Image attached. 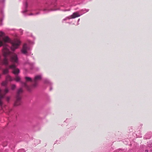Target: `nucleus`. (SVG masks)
I'll use <instances>...</instances> for the list:
<instances>
[{"mask_svg":"<svg viewBox=\"0 0 152 152\" xmlns=\"http://www.w3.org/2000/svg\"><path fill=\"white\" fill-rule=\"evenodd\" d=\"M52 88L51 87L50 88V91L51 90H52Z\"/></svg>","mask_w":152,"mask_h":152,"instance_id":"obj_23","label":"nucleus"},{"mask_svg":"<svg viewBox=\"0 0 152 152\" xmlns=\"http://www.w3.org/2000/svg\"><path fill=\"white\" fill-rule=\"evenodd\" d=\"M46 10V9H44V10H43V11H45V10Z\"/></svg>","mask_w":152,"mask_h":152,"instance_id":"obj_27","label":"nucleus"},{"mask_svg":"<svg viewBox=\"0 0 152 152\" xmlns=\"http://www.w3.org/2000/svg\"><path fill=\"white\" fill-rule=\"evenodd\" d=\"M16 88V85L15 84H12L11 86V89L12 90H14Z\"/></svg>","mask_w":152,"mask_h":152,"instance_id":"obj_15","label":"nucleus"},{"mask_svg":"<svg viewBox=\"0 0 152 152\" xmlns=\"http://www.w3.org/2000/svg\"><path fill=\"white\" fill-rule=\"evenodd\" d=\"M25 6H26V7L27 8V6H28V4H27V3L26 2Z\"/></svg>","mask_w":152,"mask_h":152,"instance_id":"obj_19","label":"nucleus"},{"mask_svg":"<svg viewBox=\"0 0 152 152\" xmlns=\"http://www.w3.org/2000/svg\"><path fill=\"white\" fill-rule=\"evenodd\" d=\"M41 76L40 75L35 76L34 80V84L32 85V86L34 88L36 87L38 85V81L41 80Z\"/></svg>","mask_w":152,"mask_h":152,"instance_id":"obj_5","label":"nucleus"},{"mask_svg":"<svg viewBox=\"0 0 152 152\" xmlns=\"http://www.w3.org/2000/svg\"><path fill=\"white\" fill-rule=\"evenodd\" d=\"M84 10H86V12H88V11H89V9H87V10H86V9H85Z\"/></svg>","mask_w":152,"mask_h":152,"instance_id":"obj_20","label":"nucleus"},{"mask_svg":"<svg viewBox=\"0 0 152 152\" xmlns=\"http://www.w3.org/2000/svg\"><path fill=\"white\" fill-rule=\"evenodd\" d=\"M20 151V150H19V152Z\"/></svg>","mask_w":152,"mask_h":152,"instance_id":"obj_29","label":"nucleus"},{"mask_svg":"<svg viewBox=\"0 0 152 152\" xmlns=\"http://www.w3.org/2000/svg\"><path fill=\"white\" fill-rule=\"evenodd\" d=\"M10 61L12 62L18 63V60L17 55L15 54L12 55L10 58Z\"/></svg>","mask_w":152,"mask_h":152,"instance_id":"obj_8","label":"nucleus"},{"mask_svg":"<svg viewBox=\"0 0 152 152\" xmlns=\"http://www.w3.org/2000/svg\"><path fill=\"white\" fill-rule=\"evenodd\" d=\"M69 23V24H70V23Z\"/></svg>","mask_w":152,"mask_h":152,"instance_id":"obj_30","label":"nucleus"},{"mask_svg":"<svg viewBox=\"0 0 152 152\" xmlns=\"http://www.w3.org/2000/svg\"><path fill=\"white\" fill-rule=\"evenodd\" d=\"M9 68L12 69V73L15 75H17L20 72L19 69L16 68V66L14 64L9 66Z\"/></svg>","mask_w":152,"mask_h":152,"instance_id":"obj_4","label":"nucleus"},{"mask_svg":"<svg viewBox=\"0 0 152 152\" xmlns=\"http://www.w3.org/2000/svg\"><path fill=\"white\" fill-rule=\"evenodd\" d=\"M39 14V13H36V14Z\"/></svg>","mask_w":152,"mask_h":152,"instance_id":"obj_28","label":"nucleus"},{"mask_svg":"<svg viewBox=\"0 0 152 152\" xmlns=\"http://www.w3.org/2000/svg\"><path fill=\"white\" fill-rule=\"evenodd\" d=\"M29 15H33V14L31 13V14H29Z\"/></svg>","mask_w":152,"mask_h":152,"instance_id":"obj_24","label":"nucleus"},{"mask_svg":"<svg viewBox=\"0 0 152 152\" xmlns=\"http://www.w3.org/2000/svg\"><path fill=\"white\" fill-rule=\"evenodd\" d=\"M25 78L26 80V82H32L33 81L31 77H25Z\"/></svg>","mask_w":152,"mask_h":152,"instance_id":"obj_10","label":"nucleus"},{"mask_svg":"<svg viewBox=\"0 0 152 152\" xmlns=\"http://www.w3.org/2000/svg\"><path fill=\"white\" fill-rule=\"evenodd\" d=\"M4 35V33L2 31H0V36L2 37Z\"/></svg>","mask_w":152,"mask_h":152,"instance_id":"obj_16","label":"nucleus"},{"mask_svg":"<svg viewBox=\"0 0 152 152\" xmlns=\"http://www.w3.org/2000/svg\"><path fill=\"white\" fill-rule=\"evenodd\" d=\"M10 97H7V98H6L7 101L8 102H9V101L10 100Z\"/></svg>","mask_w":152,"mask_h":152,"instance_id":"obj_17","label":"nucleus"},{"mask_svg":"<svg viewBox=\"0 0 152 152\" xmlns=\"http://www.w3.org/2000/svg\"><path fill=\"white\" fill-rule=\"evenodd\" d=\"M152 152V150H151L150 151V152Z\"/></svg>","mask_w":152,"mask_h":152,"instance_id":"obj_25","label":"nucleus"},{"mask_svg":"<svg viewBox=\"0 0 152 152\" xmlns=\"http://www.w3.org/2000/svg\"><path fill=\"white\" fill-rule=\"evenodd\" d=\"M15 80L17 82L20 81L22 84V86L25 87L30 92L31 91V89L30 87L26 83L20 81V78L17 75L15 77Z\"/></svg>","mask_w":152,"mask_h":152,"instance_id":"obj_2","label":"nucleus"},{"mask_svg":"<svg viewBox=\"0 0 152 152\" xmlns=\"http://www.w3.org/2000/svg\"><path fill=\"white\" fill-rule=\"evenodd\" d=\"M148 150H146L145 151V152H148Z\"/></svg>","mask_w":152,"mask_h":152,"instance_id":"obj_21","label":"nucleus"},{"mask_svg":"<svg viewBox=\"0 0 152 152\" xmlns=\"http://www.w3.org/2000/svg\"><path fill=\"white\" fill-rule=\"evenodd\" d=\"M6 81H7L9 80L10 81H12L13 80V79L9 75H7L6 77Z\"/></svg>","mask_w":152,"mask_h":152,"instance_id":"obj_11","label":"nucleus"},{"mask_svg":"<svg viewBox=\"0 0 152 152\" xmlns=\"http://www.w3.org/2000/svg\"><path fill=\"white\" fill-rule=\"evenodd\" d=\"M1 90L0 89V105H1L2 104L1 99L4 97L5 94L8 92L9 90L7 88H6L4 90L5 94L4 95H1Z\"/></svg>","mask_w":152,"mask_h":152,"instance_id":"obj_9","label":"nucleus"},{"mask_svg":"<svg viewBox=\"0 0 152 152\" xmlns=\"http://www.w3.org/2000/svg\"><path fill=\"white\" fill-rule=\"evenodd\" d=\"M27 11V10H25L24 11L22 12V13H24L26 12Z\"/></svg>","mask_w":152,"mask_h":152,"instance_id":"obj_18","label":"nucleus"},{"mask_svg":"<svg viewBox=\"0 0 152 152\" xmlns=\"http://www.w3.org/2000/svg\"><path fill=\"white\" fill-rule=\"evenodd\" d=\"M44 83H48L50 84H51V83L47 79H45L44 80Z\"/></svg>","mask_w":152,"mask_h":152,"instance_id":"obj_13","label":"nucleus"},{"mask_svg":"<svg viewBox=\"0 0 152 152\" xmlns=\"http://www.w3.org/2000/svg\"><path fill=\"white\" fill-rule=\"evenodd\" d=\"M23 91V90L21 88H19L18 90L16 96V100L14 104L15 106H19L21 104V97L20 94L22 93Z\"/></svg>","mask_w":152,"mask_h":152,"instance_id":"obj_1","label":"nucleus"},{"mask_svg":"<svg viewBox=\"0 0 152 152\" xmlns=\"http://www.w3.org/2000/svg\"><path fill=\"white\" fill-rule=\"evenodd\" d=\"M20 32H22V31H23V30H22L21 29H20Z\"/></svg>","mask_w":152,"mask_h":152,"instance_id":"obj_22","label":"nucleus"},{"mask_svg":"<svg viewBox=\"0 0 152 152\" xmlns=\"http://www.w3.org/2000/svg\"><path fill=\"white\" fill-rule=\"evenodd\" d=\"M7 81H3L1 83V85L2 86H6L7 84Z\"/></svg>","mask_w":152,"mask_h":152,"instance_id":"obj_14","label":"nucleus"},{"mask_svg":"<svg viewBox=\"0 0 152 152\" xmlns=\"http://www.w3.org/2000/svg\"><path fill=\"white\" fill-rule=\"evenodd\" d=\"M80 15L79 14L78 12H75L71 15L66 17L63 20L64 21L67 19L75 18H76L80 17Z\"/></svg>","mask_w":152,"mask_h":152,"instance_id":"obj_7","label":"nucleus"},{"mask_svg":"<svg viewBox=\"0 0 152 152\" xmlns=\"http://www.w3.org/2000/svg\"><path fill=\"white\" fill-rule=\"evenodd\" d=\"M9 72V69L6 68L3 70V73L4 74H7Z\"/></svg>","mask_w":152,"mask_h":152,"instance_id":"obj_12","label":"nucleus"},{"mask_svg":"<svg viewBox=\"0 0 152 152\" xmlns=\"http://www.w3.org/2000/svg\"><path fill=\"white\" fill-rule=\"evenodd\" d=\"M80 19H78V22H79V21H80Z\"/></svg>","mask_w":152,"mask_h":152,"instance_id":"obj_26","label":"nucleus"},{"mask_svg":"<svg viewBox=\"0 0 152 152\" xmlns=\"http://www.w3.org/2000/svg\"><path fill=\"white\" fill-rule=\"evenodd\" d=\"M30 50V48L26 44H24L21 51L23 54L28 56V52Z\"/></svg>","mask_w":152,"mask_h":152,"instance_id":"obj_3","label":"nucleus"},{"mask_svg":"<svg viewBox=\"0 0 152 152\" xmlns=\"http://www.w3.org/2000/svg\"><path fill=\"white\" fill-rule=\"evenodd\" d=\"M20 44V42L18 41L11 42V50L13 51H14L15 49L18 48Z\"/></svg>","mask_w":152,"mask_h":152,"instance_id":"obj_6","label":"nucleus"}]
</instances>
